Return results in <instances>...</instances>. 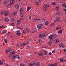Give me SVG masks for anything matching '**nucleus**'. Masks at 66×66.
Segmentation results:
<instances>
[{"mask_svg": "<svg viewBox=\"0 0 66 66\" xmlns=\"http://www.w3.org/2000/svg\"><path fill=\"white\" fill-rule=\"evenodd\" d=\"M4 20L6 22H7L9 21V19H8V18H6L5 19H4Z\"/></svg>", "mask_w": 66, "mask_h": 66, "instance_id": "nucleus-21", "label": "nucleus"}, {"mask_svg": "<svg viewBox=\"0 0 66 66\" xmlns=\"http://www.w3.org/2000/svg\"><path fill=\"white\" fill-rule=\"evenodd\" d=\"M24 10L23 9V7H21L20 11V13H22V12H23V11Z\"/></svg>", "mask_w": 66, "mask_h": 66, "instance_id": "nucleus-10", "label": "nucleus"}, {"mask_svg": "<svg viewBox=\"0 0 66 66\" xmlns=\"http://www.w3.org/2000/svg\"><path fill=\"white\" fill-rule=\"evenodd\" d=\"M6 66H9V65L8 64H7L6 65Z\"/></svg>", "mask_w": 66, "mask_h": 66, "instance_id": "nucleus-64", "label": "nucleus"}, {"mask_svg": "<svg viewBox=\"0 0 66 66\" xmlns=\"http://www.w3.org/2000/svg\"><path fill=\"white\" fill-rule=\"evenodd\" d=\"M62 5L63 6L65 7V8H66V5L65 4H62Z\"/></svg>", "mask_w": 66, "mask_h": 66, "instance_id": "nucleus-38", "label": "nucleus"}, {"mask_svg": "<svg viewBox=\"0 0 66 66\" xmlns=\"http://www.w3.org/2000/svg\"><path fill=\"white\" fill-rule=\"evenodd\" d=\"M8 50L9 52H10V51H11L12 50V49L11 48H9L8 49Z\"/></svg>", "mask_w": 66, "mask_h": 66, "instance_id": "nucleus-42", "label": "nucleus"}, {"mask_svg": "<svg viewBox=\"0 0 66 66\" xmlns=\"http://www.w3.org/2000/svg\"><path fill=\"white\" fill-rule=\"evenodd\" d=\"M20 20H23V18H20Z\"/></svg>", "mask_w": 66, "mask_h": 66, "instance_id": "nucleus-58", "label": "nucleus"}, {"mask_svg": "<svg viewBox=\"0 0 66 66\" xmlns=\"http://www.w3.org/2000/svg\"><path fill=\"white\" fill-rule=\"evenodd\" d=\"M23 16H24L23 14V13L20 14V17H21V18L22 17H23Z\"/></svg>", "mask_w": 66, "mask_h": 66, "instance_id": "nucleus-28", "label": "nucleus"}, {"mask_svg": "<svg viewBox=\"0 0 66 66\" xmlns=\"http://www.w3.org/2000/svg\"><path fill=\"white\" fill-rule=\"evenodd\" d=\"M20 21L19 20H18L17 21V24H19L20 23Z\"/></svg>", "mask_w": 66, "mask_h": 66, "instance_id": "nucleus-24", "label": "nucleus"}, {"mask_svg": "<svg viewBox=\"0 0 66 66\" xmlns=\"http://www.w3.org/2000/svg\"><path fill=\"white\" fill-rule=\"evenodd\" d=\"M38 20H39L40 21L41 20H40V19H38L37 21Z\"/></svg>", "mask_w": 66, "mask_h": 66, "instance_id": "nucleus-61", "label": "nucleus"}, {"mask_svg": "<svg viewBox=\"0 0 66 66\" xmlns=\"http://www.w3.org/2000/svg\"><path fill=\"white\" fill-rule=\"evenodd\" d=\"M63 30H61L59 31L58 32V33H62Z\"/></svg>", "mask_w": 66, "mask_h": 66, "instance_id": "nucleus-35", "label": "nucleus"}, {"mask_svg": "<svg viewBox=\"0 0 66 66\" xmlns=\"http://www.w3.org/2000/svg\"><path fill=\"white\" fill-rule=\"evenodd\" d=\"M11 6V4H8L7 6V7H10Z\"/></svg>", "mask_w": 66, "mask_h": 66, "instance_id": "nucleus-43", "label": "nucleus"}, {"mask_svg": "<svg viewBox=\"0 0 66 66\" xmlns=\"http://www.w3.org/2000/svg\"><path fill=\"white\" fill-rule=\"evenodd\" d=\"M16 57V55H14L12 56V59H13V60H14V59H15V58Z\"/></svg>", "mask_w": 66, "mask_h": 66, "instance_id": "nucleus-16", "label": "nucleus"}, {"mask_svg": "<svg viewBox=\"0 0 66 66\" xmlns=\"http://www.w3.org/2000/svg\"><path fill=\"white\" fill-rule=\"evenodd\" d=\"M48 55H52V54L50 52L49 53Z\"/></svg>", "mask_w": 66, "mask_h": 66, "instance_id": "nucleus-52", "label": "nucleus"}, {"mask_svg": "<svg viewBox=\"0 0 66 66\" xmlns=\"http://www.w3.org/2000/svg\"><path fill=\"white\" fill-rule=\"evenodd\" d=\"M54 24H55V23H52L51 24L50 26H51V27H53V26H54Z\"/></svg>", "mask_w": 66, "mask_h": 66, "instance_id": "nucleus-30", "label": "nucleus"}, {"mask_svg": "<svg viewBox=\"0 0 66 66\" xmlns=\"http://www.w3.org/2000/svg\"><path fill=\"white\" fill-rule=\"evenodd\" d=\"M57 64L56 63H55L54 64H50L48 65L49 66H56Z\"/></svg>", "mask_w": 66, "mask_h": 66, "instance_id": "nucleus-8", "label": "nucleus"}, {"mask_svg": "<svg viewBox=\"0 0 66 66\" xmlns=\"http://www.w3.org/2000/svg\"><path fill=\"white\" fill-rule=\"evenodd\" d=\"M9 52H10L9 51L7 50L6 51V52L7 53H9Z\"/></svg>", "mask_w": 66, "mask_h": 66, "instance_id": "nucleus-55", "label": "nucleus"}, {"mask_svg": "<svg viewBox=\"0 0 66 66\" xmlns=\"http://www.w3.org/2000/svg\"><path fill=\"white\" fill-rule=\"evenodd\" d=\"M59 10V6H57L55 9V11H57Z\"/></svg>", "mask_w": 66, "mask_h": 66, "instance_id": "nucleus-17", "label": "nucleus"}, {"mask_svg": "<svg viewBox=\"0 0 66 66\" xmlns=\"http://www.w3.org/2000/svg\"><path fill=\"white\" fill-rule=\"evenodd\" d=\"M11 25L12 26H14V23H11Z\"/></svg>", "mask_w": 66, "mask_h": 66, "instance_id": "nucleus-46", "label": "nucleus"}, {"mask_svg": "<svg viewBox=\"0 0 66 66\" xmlns=\"http://www.w3.org/2000/svg\"><path fill=\"white\" fill-rule=\"evenodd\" d=\"M64 60V59L63 58H61L60 59V60L61 62H63Z\"/></svg>", "mask_w": 66, "mask_h": 66, "instance_id": "nucleus-39", "label": "nucleus"}, {"mask_svg": "<svg viewBox=\"0 0 66 66\" xmlns=\"http://www.w3.org/2000/svg\"><path fill=\"white\" fill-rule=\"evenodd\" d=\"M60 41V39H56L55 40V42L56 43H58Z\"/></svg>", "mask_w": 66, "mask_h": 66, "instance_id": "nucleus-6", "label": "nucleus"}, {"mask_svg": "<svg viewBox=\"0 0 66 66\" xmlns=\"http://www.w3.org/2000/svg\"><path fill=\"white\" fill-rule=\"evenodd\" d=\"M56 19V20H57V21H59V20H60V18L59 17H57Z\"/></svg>", "mask_w": 66, "mask_h": 66, "instance_id": "nucleus-25", "label": "nucleus"}, {"mask_svg": "<svg viewBox=\"0 0 66 66\" xmlns=\"http://www.w3.org/2000/svg\"><path fill=\"white\" fill-rule=\"evenodd\" d=\"M38 55H39V56H43V55H44V54H43L42 53H39L38 54Z\"/></svg>", "mask_w": 66, "mask_h": 66, "instance_id": "nucleus-19", "label": "nucleus"}, {"mask_svg": "<svg viewBox=\"0 0 66 66\" xmlns=\"http://www.w3.org/2000/svg\"><path fill=\"white\" fill-rule=\"evenodd\" d=\"M64 51L65 52H66V49L64 48Z\"/></svg>", "mask_w": 66, "mask_h": 66, "instance_id": "nucleus-54", "label": "nucleus"}, {"mask_svg": "<svg viewBox=\"0 0 66 66\" xmlns=\"http://www.w3.org/2000/svg\"><path fill=\"white\" fill-rule=\"evenodd\" d=\"M20 65L21 66H25V65L24 64H20Z\"/></svg>", "mask_w": 66, "mask_h": 66, "instance_id": "nucleus-44", "label": "nucleus"}, {"mask_svg": "<svg viewBox=\"0 0 66 66\" xmlns=\"http://www.w3.org/2000/svg\"><path fill=\"white\" fill-rule=\"evenodd\" d=\"M8 15H9V12H6L5 14V16H7Z\"/></svg>", "mask_w": 66, "mask_h": 66, "instance_id": "nucleus-23", "label": "nucleus"}, {"mask_svg": "<svg viewBox=\"0 0 66 66\" xmlns=\"http://www.w3.org/2000/svg\"><path fill=\"white\" fill-rule=\"evenodd\" d=\"M54 36L53 35H51L49 37V39L51 40H53L55 38Z\"/></svg>", "mask_w": 66, "mask_h": 66, "instance_id": "nucleus-3", "label": "nucleus"}, {"mask_svg": "<svg viewBox=\"0 0 66 66\" xmlns=\"http://www.w3.org/2000/svg\"><path fill=\"white\" fill-rule=\"evenodd\" d=\"M31 9V7H27V11H30Z\"/></svg>", "mask_w": 66, "mask_h": 66, "instance_id": "nucleus-20", "label": "nucleus"}, {"mask_svg": "<svg viewBox=\"0 0 66 66\" xmlns=\"http://www.w3.org/2000/svg\"><path fill=\"white\" fill-rule=\"evenodd\" d=\"M3 28V26H0V29H1V28Z\"/></svg>", "mask_w": 66, "mask_h": 66, "instance_id": "nucleus-48", "label": "nucleus"}, {"mask_svg": "<svg viewBox=\"0 0 66 66\" xmlns=\"http://www.w3.org/2000/svg\"><path fill=\"white\" fill-rule=\"evenodd\" d=\"M52 5H55V4H56V3L53 2L52 3Z\"/></svg>", "mask_w": 66, "mask_h": 66, "instance_id": "nucleus-34", "label": "nucleus"}, {"mask_svg": "<svg viewBox=\"0 0 66 66\" xmlns=\"http://www.w3.org/2000/svg\"><path fill=\"white\" fill-rule=\"evenodd\" d=\"M48 23L49 22H48V21L45 22V25H48Z\"/></svg>", "mask_w": 66, "mask_h": 66, "instance_id": "nucleus-31", "label": "nucleus"}, {"mask_svg": "<svg viewBox=\"0 0 66 66\" xmlns=\"http://www.w3.org/2000/svg\"><path fill=\"white\" fill-rule=\"evenodd\" d=\"M26 30L28 32H30V29L29 28H27Z\"/></svg>", "mask_w": 66, "mask_h": 66, "instance_id": "nucleus-47", "label": "nucleus"}, {"mask_svg": "<svg viewBox=\"0 0 66 66\" xmlns=\"http://www.w3.org/2000/svg\"><path fill=\"white\" fill-rule=\"evenodd\" d=\"M56 30H59L61 29V27H56Z\"/></svg>", "mask_w": 66, "mask_h": 66, "instance_id": "nucleus-29", "label": "nucleus"}, {"mask_svg": "<svg viewBox=\"0 0 66 66\" xmlns=\"http://www.w3.org/2000/svg\"><path fill=\"white\" fill-rule=\"evenodd\" d=\"M29 19H31V16H29Z\"/></svg>", "mask_w": 66, "mask_h": 66, "instance_id": "nucleus-56", "label": "nucleus"}, {"mask_svg": "<svg viewBox=\"0 0 66 66\" xmlns=\"http://www.w3.org/2000/svg\"><path fill=\"white\" fill-rule=\"evenodd\" d=\"M44 52L45 53V55H47V54H48V53H47V52L46 51H44Z\"/></svg>", "mask_w": 66, "mask_h": 66, "instance_id": "nucleus-27", "label": "nucleus"}, {"mask_svg": "<svg viewBox=\"0 0 66 66\" xmlns=\"http://www.w3.org/2000/svg\"><path fill=\"white\" fill-rule=\"evenodd\" d=\"M64 11L65 12H66V9L64 10Z\"/></svg>", "mask_w": 66, "mask_h": 66, "instance_id": "nucleus-62", "label": "nucleus"}, {"mask_svg": "<svg viewBox=\"0 0 66 66\" xmlns=\"http://www.w3.org/2000/svg\"><path fill=\"white\" fill-rule=\"evenodd\" d=\"M17 14V12L16 11H14L13 12V15L15 16Z\"/></svg>", "mask_w": 66, "mask_h": 66, "instance_id": "nucleus-13", "label": "nucleus"}, {"mask_svg": "<svg viewBox=\"0 0 66 66\" xmlns=\"http://www.w3.org/2000/svg\"><path fill=\"white\" fill-rule=\"evenodd\" d=\"M47 36V34L46 33H44L43 35L42 34H39V37L40 38H42L43 36Z\"/></svg>", "mask_w": 66, "mask_h": 66, "instance_id": "nucleus-4", "label": "nucleus"}, {"mask_svg": "<svg viewBox=\"0 0 66 66\" xmlns=\"http://www.w3.org/2000/svg\"><path fill=\"white\" fill-rule=\"evenodd\" d=\"M2 33L3 34H5V33H6V30H3L2 31Z\"/></svg>", "mask_w": 66, "mask_h": 66, "instance_id": "nucleus-15", "label": "nucleus"}, {"mask_svg": "<svg viewBox=\"0 0 66 66\" xmlns=\"http://www.w3.org/2000/svg\"><path fill=\"white\" fill-rule=\"evenodd\" d=\"M40 64L39 62H38L35 63V65L36 66H39L40 65Z\"/></svg>", "mask_w": 66, "mask_h": 66, "instance_id": "nucleus-12", "label": "nucleus"}, {"mask_svg": "<svg viewBox=\"0 0 66 66\" xmlns=\"http://www.w3.org/2000/svg\"><path fill=\"white\" fill-rule=\"evenodd\" d=\"M15 2V1L14 0H10V4H13Z\"/></svg>", "mask_w": 66, "mask_h": 66, "instance_id": "nucleus-7", "label": "nucleus"}, {"mask_svg": "<svg viewBox=\"0 0 66 66\" xmlns=\"http://www.w3.org/2000/svg\"><path fill=\"white\" fill-rule=\"evenodd\" d=\"M3 3L4 5H5L7 4V2L6 1H4L3 2Z\"/></svg>", "mask_w": 66, "mask_h": 66, "instance_id": "nucleus-22", "label": "nucleus"}, {"mask_svg": "<svg viewBox=\"0 0 66 66\" xmlns=\"http://www.w3.org/2000/svg\"><path fill=\"white\" fill-rule=\"evenodd\" d=\"M48 44L49 45H51L52 44V42H50L48 43Z\"/></svg>", "mask_w": 66, "mask_h": 66, "instance_id": "nucleus-40", "label": "nucleus"}, {"mask_svg": "<svg viewBox=\"0 0 66 66\" xmlns=\"http://www.w3.org/2000/svg\"><path fill=\"white\" fill-rule=\"evenodd\" d=\"M10 33L9 32H8L7 34V35H10Z\"/></svg>", "mask_w": 66, "mask_h": 66, "instance_id": "nucleus-51", "label": "nucleus"}, {"mask_svg": "<svg viewBox=\"0 0 66 66\" xmlns=\"http://www.w3.org/2000/svg\"><path fill=\"white\" fill-rule=\"evenodd\" d=\"M43 27L44 26L42 24H38L37 26V28L39 29H42V28H43Z\"/></svg>", "mask_w": 66, "mask_h": 66, "instance_id": "nucleus-2", "label": "nucleus"}, {"mask_svg": "<svg viewBox=\"0 0 66 66\" xmlns=\"http://www.w3.org/2000/svg\"><path fill=\"white\" fill-rule=\"evenodd\" d=\"M5 10H4V11L3 12H1L0 14H1V15H3V14H4V13H5Z\"/></svg>", "mask_w": 66, "mask_h": 66, "instance_id": "nucleus-14", "label": "nucleus"}, {"mask_svg": "<svg viewBox=\"0 0 66 66\" xmlns=\"http://www.w3.org/2000/svg\"><path fill=\"white\" fill-rule=\"evenodd\" d=\"M11 21H14V20H15V19L13 18L11 19Z\"/></svg>", "mask_w": 66, "mask_h": 66, "instance_id": "nucleus-49", "label": "nucleus"}, {"mask_svg": "<svg viewBox=\"0 0 66 66\" xmlns=\"http://www.w3.org/2000/svg\"><path fill=\"white\" fill-rule=\"evenodd\" d=\"M38 20V19H37V18H35V19H34V20Z\"/></svg>", "mask_w": 66, "mask_h": 66, "instance_id": "nucleus-57", "label": "nucleus"}, {"mask_svg": "<svg viewBox=\"0 0 66 66\" xmlns=\"http://www.w3.org/2000/svg\"><path fill=\"white\" fill-rule=\"evenodd\" d=\"M64 61L65 62H66V60H64Z\"/></svg>", "mask_w": 66, "mask_h": 66, "instance_id": "nucleus-63", "label": "nucleus"}, {"mask_svg": "<svg viewBox=\"0 0 66 66\" xmlns=\"http://www.w3.org/2000/svg\"><path fill=\"white\" fill-rule=\"evenodd\" d=\"M52 52L53 53H54L55 52V50H53V51Z\"/></svg>", "mask_w": 66, "mask_h": 66, "instance_id": "nucleus-50", "label": "nucleus"}, {"mask_svg": "<svg viewBox=\"0 0 66 66\" xmlns=\"http://www.w3.org/2000/svg\"><path fill=\"white\" fill-rule=\"evenodd\" d=\"M15 8L16 10H18L19 7V6L18 4H16L15 5Z\"/></svg>", "mask_w": 66, "mask_h": 66, "instance_id": "nucleus-9", "label": "nucleus"}, {"mask_svg": "<svg viewBox=\"0 0 66 66\" xmlns=\"http://www.w3.org/2000/svg\"><path fill=\"white\" fill-rule=\"evenodd\" d=\"M60 46L61 47H63L65 46V45L64 44L61 43L60 44Z\"/></svg>", "mask_w": 66, "mask_h": 66, "instance_id": "nucleus-11", "label": "nucleus"}, {"mask_svg": "<svg viewBox=\"0 0 66 66\" xmlns=\"http://www.w3.org/2000/svg\"><path fill=\"white\" fill-rule=\"evenodd\" d=\"M16 34L17 35H18V36H19L21 34V33H20V30H18L16 31Z\"/></svg>", "mask_w": 66, "mask_h": 66, "instance_id": "nucleus-5", "label": "nucleus"}, {"mask_svg": "<svg viewBox=\"0 0 66 66\" xmlns=\"http://www.w3.org/2000/svg\"><path fill=\"white\" fill-rule=\"evenodd\" d=\"M16 58H17L18 59H20V57L18 55H17L15 56Z\"/></svg>", "mask_w": 66, "mask_h": 66, "instance_id": "nucleus-36", "label": "nucleus"}, {"mask_svg": "<svg viewBox=\"0 0 66 66\" xmlns=\"http://www.w3.org/2000/svg\"><path fill=\"white\" fill-rule=\"evenodd\" d=\"M27 44L26 43H23L22 44H21V46H26Z\"/></svg>", "mask_w": 66, "mask_h": 66, "instance_id": "nucleus-33", "label": "nucleus"}, {"mask_svg": "<svg viewBox=\"0 0 66 66\" xmlns=\"http://www.w3.org/2000/svg\"><path fill=\"white\" fill-rule=\"evenodd\" d=\"M26 48L27 49H29L30 48V47H29V46H27L26 47Z\"/></svg>", "mask_w": 66, "mask_h": 66, "instance_id": "nucleus-53", "label": "nucleus"}, {"mask_svg": "<svg viewBox=\"0 0 66 66\" xmlns=\"http://www.w3.org/2000/svg\"><path fill=\"white\" fill-rule=\"evenodd\" d=\"M40 1V0H38V2H41V1Z\"/></svg>", "mask_w": 66, "mask_h": 66, "instance_id": "nucleus-60", "label": "nucleus"}, {"mask_svg": "<svg viewBox=\"0 0 66 66\" xmlns=\"http://www.w3.org/2000/svg\"><path fill=\"white\" fill-rule=\"evenodd\" d=\"M56 14L57 16H60V15H61L62 14L61 13V12H58L56 13Z\"/></svg>", "mask_w": 66, "mask_h": 66, "instance_id": "nucleus-18", "label": "nucleus"}, {"mask_svg": "<svg viewBox=\"0 0 66 66\" xmlns=\"http://www.w3.org/2000/svg\"><path fill=\"white\" fill-rule=\"evenodd\" d=\"M50 5L45 4L43 6V11H46L47 10V7H50Z\"/></svg>", "mask_w": 66, "mask_h": 66, "instance_id": "nucleus-1", "label": "nucleus"}, {"mask_svg": "<svg viewBox=\"0 0 66 66\" xmlns=\"http://www.w3.org/2000/svg\"><path fill=\"white\" fill-rule=\"evenodd\" d=\"M5 42L6 44H7V40L6 39H5Z\"/></svg>", "mask_w": 66, "mask_h": 66, "instance_id": "nucleus-45", "label": "nucleus"}, {"mask_svg": "<svg viewBox=\"0 0 66 66\" xmlns=\"http://www.w3.org/2000/svg\"><path fill=\"white\" fill-rule=\"evenodd\" d=\"M3 64V62L2 61H0V65H1Z\"/></svg>", "mask_w": 66, "mask_h": 66, "instance_id": "nucleus-41", "label": "nucleus"}, {"mask_svg": "<svg viewBox=\"0 0 66 66\" xmlns=\"http://www.w3.org/2000/svg\"><path fill=\"white\" fill-rule=\"evenodd\" d=\"M23 32L24 33H25L26 32L24 30H23Z\"/></svg>", "mask_w": 66, "mask_h": 66, "instance_id": "nucleus-59", "label": "nucleus"}, {"mask_svg": "<svg viewBox=\"0 0 66 66\" xmlns=\"http://www.w3.org/2000/svg\"><path fill=\"white\" fill-rule=\"evenodd\" d=\"M35 3L36 5H38L39 4L38 3V2L36 1H35Z\"/></svg>", "mask_w": 66, "mask_h": 66, "instance_id": "nucleus-26", "label": "nucleus"}, {"mask_svg": "<svg viewBox=\"0 0 66 66\" xmlns=\"http://www.w3.org/2000/svg\"><path fill=\"white\" fill-rule=\"evenodd\" d=\"M15 53V51L12 52H10V54H14Z\"/></svg>", "mask_w": 66, "mask_h": 66, "instance_id": "nucleus-37", "label": "nucleus"}, {"mask_svg": "<svg viewBox=\"0 0 66 66\" xmlns=\"http://www.w3.org/2000/svg\"><path fill=\"white\" fill-rule=\"evenodd\" d=\"M34 63H30L29 64V66H34Z\"/></svg>", "mask_w": 66, "mask_h": 66, "instance_id": "nucleus-32", "label": "nucleus"}]
</instances>
